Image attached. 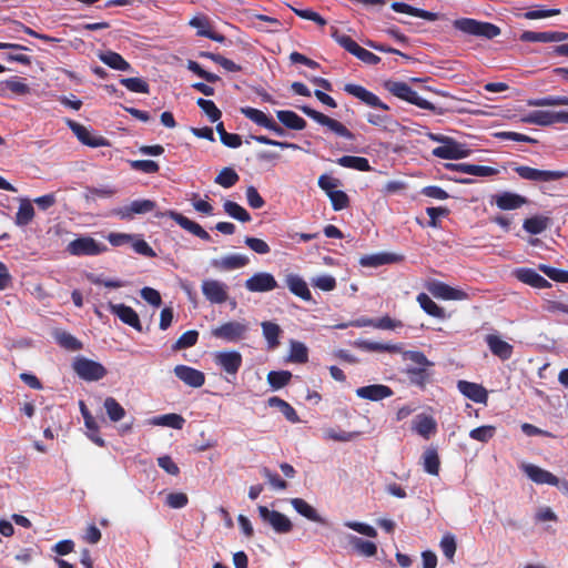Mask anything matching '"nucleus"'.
<instances>
[{
  "label": "nucleus",
  "instance_id": "29",
  "mask_svg": "<svg viewBox=\"0 0 568 568\" xmlns=\"http://www.w3.org/2000/svg\"><path fill=\"white\" fill-rule=\"evenodd\" d=\"M250 260L245 255L231 254L221 258H214L211 261V265L220 271H232L246 266Z\"/></svg>",
  "mask_w": 568,
  "mask_h": 568
},
{
  "label": "nucleus",
  "instance_id": "13",
  "mask_svg": "<svg viewBox=\"0 0 568 568\" xmlns=\"http://www.w3.org/2000/svg\"><path fill=\"white\" fill-rule=\"evenodd\" d=\"M201 290L205 298L212 304H223L229 298V287L217 280H204Z\"/></svg>",
  "mask_w": 568,
  "mask_h": 568
},
{
  "label": "nucleus",
  "instance_id": "1",
  "mask_svg": "<svg viewBox=\"0 0 568 568\" xmlns=\"http://www.w3.org/2000/svg\"><path fill=\"white\" fill-rule=\"evenodd\" d=\"M384 88L394 97L414 104L420 109L428 110L435 114H444V109L438 108L432 102L420 98L418 93L406 82L388 80L384 82Z\"/></svg>",
  "mask_w": 568,
  "mask_h": 568
},
{
  "label": "nucleus",
  "instance_id": "20",
  "mask_svg": "<svg viewBox=\"0 0 568 568\" xmlns=\"http://www.w3.org/2000/svg\"><path fill=\"white\" fill-rule=\"evenodd\" d=\"M485 342L493 355L501 361H508L514 353V346L506 341H503L497 334H488L485 336Z\"/></svg>",
  "mask_w": 568,
  "mask_h": 568
},
{
  "label": "nucleus",
  "instance_id": "32",
  "mask_svg": "<svg viewBox=\"0 0 568 568\" xmlns=\"http://www.w3.org/2000/svg\"><path fill=\"white\" fill-rule=\"evenodd\" d=\"M278 121L287 129L302 131L306 128V121L297 113L291 110H278L276 111Z\"/></svg>",
  "mask_w": 568,
  "mask_h": 568
},
{
  "label": "nucleus",
  "instance_id": "10",
  "mask_svg": "<svg viewBox=\"0 0 568 568\" xmlns=\"http://www.w3.org/2000/svg\"><path fill=\"white\" fill-rule=\"evenodd\" d=\"M156 217L161 216H169L172 219L176 224H179L183 230L187 231L189 233L193 234L194 236L203 240V241H211V235L196 222L187 219L183 214L169 210L164 213H156Z\"/></svg>",
  "mask_w": 568,
  "mask_h": 568
},
{
  "label": "nucleus",
  "instance_id": "38",
  "mask_svg": "<svg viewBox=\"0 0 568 568\" xmlns=\"http://www.w3.org/2000/svg\"><path fill=\"white\" fill-rule=\"evenodd\" d=\"M267 404L270 407H276L280 409V412L285 416V418L295 424V423H298L300 422V417L296 413V410L294 409V407L288 404L287 402H285L284 399L277 397V396H272L267 399Z\"/></svg>",
  "mask_w": 568,
  "mask_h": 568
},
{
  "label": "nucleus",
  "instance_id": "8",
  "mask_svg": "<svg viewBox=\"0 0 568 568\" xmlns=\"http://www.w3.org/2000/svg\"><path fill=\"white\" fill-rule=\"evenodd\" d=\"M260 518L270 525L277 534H288L293 529L291 519L277 510H271L266 506L257 507Z\"/></svg>",
  "mask_w": 568,
  "mask_h": 568
},
{
  "label": "nucleus",
  "instance_id": "46",
  "mask_svg": "<svg viewBox=\"0 0 568 568\" xmlns=\"http://www.w3.org/2000/svg\"><path fill=\"white\" fill-rule=\"evenodd\" d=\"M223 209L226 214L242 223L251 221L250 213L236 202L226 200L223 204Z\"/></svg>",
  "mask_w": 568,
  "mask_h": 568
},
{
  "label": "nucleus",
  "instance_id": "26",
  "mask_svg": "<svg viewBox=\"0 0 568 568\" xmlns=\"http://www.w3.org/2000/svg\"><path fill=\"white\" fill-rule=\"evenodd\" d=\"M445 166L450 171H457L475 176H493L498 173V170L495 168L469 163H448Z\"/></svg>",
  "mask_w": 568,
  "mask_h": 568
},
{
  "label": "nucleus",
  "instance_id": "43",
  "mask_svg": "<svg viewBox=\"0 0 568 568\" xmlns=\"http://www.w3.org/2000/svg\"><path fill=\"white\" fill-rule=\"evenodd\" d=\"M424 470L429 475L437 476L439 474L440 460L435 448H427L423 454Z\"/></svg>",
  "mask_w": 568,
  "mask_h": 568
},
{
  "label": "nucleus",
  "instance_id": "6",
  "mask_svg": "<svg viewBox=\"0 0 568 568\" xmlns=\"http://www.w3.org/2000/svg\"><path fill=\"white\" fill-rule=\"evenodd\" d=\"M108 247L97 242L91 236H81L71 241L67 246V252L74 256H94L105 252Z\"/></svg>",
  "mask_w": 568,
  "mask_h": 568
},
{
  "label": "nucleus",
  "instance_id": "64",
  "mask_svg": "<svg viewBox=\"0 0 568 568\" xmlns=\"http://www.w3.org/2000/svg\"><path fill=\"white\" fill-rule=\"evenodd\" d=\"M538 270L555 282L568 283V271L559 270L546 264H539Z\"/></svg>",
  "mask_w": 568,
  "mask_h": 568
},
{
  "label": "nucleus",
  "instance_id": "62",
  "mask_svg": "<svg viewBox=\"0 0 568 568\" xmlns=\"http://www.w3.org/2000/svg\"><path fill=\"white\" fill-rule=\"evenodd\" d=\"M55 337L59 345L68 351L74 352L82 348V343L70 333L61 332Z\"/></svg>",
  "mask_w": 568,
  "mask_h": 568
},
{
  "label": "nucleus",
  "instance_id": "59",
  "mask_svg": "<svg viewBox=\"0 0 568 568\" xmlns=\"http://www.w3.org/2000/svg\"><path fill=\"white\" fill-rule=\"evenodd\" d=\"M496 434V427L493 425H483L469 432V437L474 440L487 443Z\"/></svg>",
  "mask_w": 568,
  "mask_h": 568
},
{
  "label": "nucleus",
  "instance_id": "16",
  "mask_svg": "<svg viewBox=\"0 0 568 568\" xmlns=\"http://www.w3.org/2000/svg\"><path fill=\"white\" fill-rule=\"evenodd\" d=\"M277 286L275 277L267 272L255 273L245 281V288L250 292H270Z\"/></svg>",
  "mask_w": 568,
  "mask_h": 568
},
{
  "label": "nucleus",
  "instance_id": "54",
  "mask_svg": "<svg viewBox=\"0 0 568 568\" xmlns=\"http://www.w3.org/2000/svg\"><path fill=\"white\" fill-rule=\"evenodd\" d=\"M292 378V373L288 371H271L267 374V382L273 389H280L286 386Z\"/></svg>",
  "mask_w": 568,
  "mask_h": 568
},
{
  "label": "nucleus",
  "instance_id": "24",
  "mask_svg": "<svg viewBox=\"0 0 568 568\" xmlns=\"http://www.w3.org/2000/svg\"><path fill=\"white\" fill-rule=\"evenodd\" d=\"M568 39V33L559 32V31H545V32H536V31H524L519 40L523 42H560Z\"/></svg>",
  "mask_w": 568,
  "mask_h": 568
},
{
  "label": "nucleus",
  "instance_id": "49",
  "mask_svg": "<svg viewBox=\"0 0 568 568\" xmlns=\"http://www.w3.org/2000/svg\"><path fill=\"white\" fill-rule=\"evenodd\" d=\"M103 406L111 422H120L125 416V409L113 397H106Z\"/></svg>",
  "mask_w": 568,
  "mask_h": 568
},
{
  "label": "nucleus",
  "instance_id": "51",
  "mask_svg": "<svg viewBox=\"0 0 568 568\" xmlns=\"http://www.w3.org/2000/svg\"><path fill=\"white\" fill-rule=\"evenodd\" d=\"M406 373L409 382L422 388L425 387L430 379V373L424 367H409Z\"/></svg>",
  "mask_w": 568,
  "mask_h": 568
},
{
  "label": "nucleus",
  "instance_id": "12",
  "mask_svg": "<svg viewBox=\"0 0 568 568\" xmlns=\"http://www.w3.org/2000/svg\"><path fill=\"white\" fill-rule=\"evenodd\" d=\"M471 150L449 138L440 146L433 150V155L445 160H459L470 155Z\"/></svg>",
  "mask_w": 568,
  "mask_h": 568
},
{
  "label": "nucleus",
  "instance_id": "55",
  "mask_svg": "<svg viewBox=\"0 0 568 568\" xmlns=\"http://www.w3.org/2000/svg\"><path fill=\"white\" fill-rule=\"evenodd\" d=\"M199 339V332L195 329H190L184 332L173 344V351L185 349L194 346Z\"/></svg>",
  "mask_w": 568,
  "mask_h": 568
},
{
  "label": "nucleus",
  "instance_id": "60",
  "mask_svg": "<svg viewBox=\"0 0 568 568\" xmlns=\"http://www.w3.org/2000/svg\"><path fill=\"white\" fill-rule=\"evenodd\" d=\"M359 436L358 432H345L337 430L334 428H328L324 432V439L334 440V442H351Z\"/></svg>",
  "mask_w": 568,
  "mask_h": 568
},
{
  "label": "nucleus",
  "instance_id": "3",
  "mask_svg": "<svg viewBox=\"0 0 568 568\" xmlns=\"http://www.w3.org/2000/svg\"><path fill=\"white\" fill-rule=\"evenodd\" d=\"M305 115L317 122L318 124L326 126L335 135L344 138L349 141L355 140V134L349 131L342 122L329 118L328 115L312 109L308 105L297 106Z\"/></svg>",
  "mask_w": 568,
  "mask_h": 568
},
{
  "label": "nucleus",
  "instance_id": "37",
  "mask_svg": "<svg viewBox=\"0 0 568 568\" xmlns=\"http://www.w3.org/2000/svg\"><path fill=\"white\" fill-rule=\"evenodd\" d=\"M34 217V209L29 199H21L18 212L16 213L14 223L18 226H26L31 223Z\"/></svg>",
  "mask_w": 568,
  "mask_h": 568
},
{
  "label": "nucleus",
  "instance_id": "33",
  "mask_svg": "<svg viewBox=\"0 0 568 568\" xmlns=\"http://www.w3.org/2000/svg\"><path fill=\"white\" fill-rule=\"evenodd\" d=\"M348 542L352 548L361 556L374 557L377 554V545L373 541L365 540L355 535H349Z\"/></svg>",
  "mask_w": 568,
  "mask_h": 568
},
{
  "label": "nucleus",
  "instance_id": "7",
  "mask_svg": "<svg viewBox=\"0 0 568 568\" xmlns=\"http://www.w3.org/2000/svg\"><path fill=\"white\" fill-rule=\"evenodd\" d=\"M247 331L248 325L245 322L230 321L213 328L211 334L227 343H236L245 337Z\"/></svg>",
  "mask_w": 568,
  "mask_h": 568
},
{
  "label": "nucleus",
  "instance_id": "58",
  "mask_svg": "<svg viewBox=\"0 0 568 568\" xmlns=\"http://www.w3.org/2000/svg\"><path fill=\"white\" fill-rule=\"evenodd\" d=\"M196 104L207 115V118L210 119L211 122L214 123L221 119L222 112L220 111V109L215 105V103L212 100L199 98L196 100Z\"/></svg>",
  "mask_w": 568,
  "mask_h": 568
},
{
  "label": "nucleus",
  "instance_id": "34",
  "mask_svg": "<svg viewBox=\"0 0 568 568\" xmlns=\"http://www.w3.org/2000/svg\"><path fill=\"white\" fill-rule=\"evenodd\" d=\"M291 505L293 508L303 517L318 524H325V520L318 515L316 509L311 506L306 500L302 498H293L291 499Z\"/></svg>",
  "mask_w": 568,
  "mask_h": 568
},
{
  "label": "nucleus",
  "instance_id": "52",
  "mask_svg": "<svg viewBox=\"0 0 568 568\" xmlns=\"http://www.w3.org/2000/svg\"><path fill=\"white\" fill-rule=\"evenodd\" d=\"M185 419L179 414H165L153 419L154 425L166 426L174 429H182Z\"/></svg>",
  "mask_w": 568,
  "mask_h": 568
},
{
  "label": "nucleus",
  "instance_id": "56",
  "mask_svg": "<svg viewBox=\"0 0 568 568\" xmlns=\"http://www.w3.org/2000/svg\"><path fill=\"white\" fill-rule=\"evenodd\" d=\"M241 113L252 122L263 128H266L268 122L272 120V118L267 116L263 111L251 106L242 108Z\"/></svg>",
  "mask_w": 568,
  "mask_h": 568
},
{
  "label": "nucleus",
  "instance_id": "41",
  "mask_svg": "<svg viewBox=\"0 0 568 568\" xmlns=\"http://www.w3.org/2000/svg\"><path fill=\"white\" fill-rule=\"evenodd\" d=\"M413 429L428 439L432 434L436 432V422L433 417L427 415H418L414 422Z\"/></svg>",
  "mask_w": 568,
  "mask_h": 568
},
{
  "label": "nucleus",
  "instance_id": "25",
  "mask_svg": "<svg viewBox=\"0 0 568 568\" xmlns=\"http://www.w3.org/2000/svg\"><path fill=\"white\" fill-rule=\"evenodd\" d=\"M457 388L465 397L474 400L475 403L486 404L488 400V393L480 384L468 381H458Z\"/></svg>",
  "mask_w": 568,
  "mask_h": 568
},
{
  "label": "nucleus",
  "instance_id": "31",
  "mask_svg": "<svg viewBox=\"0 0 568 568\" xmlns=\"http://www.w3.org/2000/svg\"><path fill=\"white\" fill-rule=\"evenodd\" d=\"M390 8L395 12L399 13H406L413 17L422 18L427 21H436L439 18V14L436 12H430L424 9L415 8L410 4H407L405 2H393L390 4Z\"/></svg>",
  "mask_w": 568,
  "mask_h": 568
},
{
  "label": "nucleus",
  "instance_id": "63",
  "mask_svg": "<svg viewBox=\"0 0 568 568\" xmlns=\"http://www.w3.org/2000/svg\"><path fill=\"white\" fill-rule=\"evenodd\" d=\"M290 361L300 364L306 363L308 361L307 347L301 342H292Z\"/></svg>",
  "mask_w": 568,
  "mask_h": 568
},
{
  "label": "nucleus",
  "instance_id": "4",
  "mask_svg": "<svg viewBox=\"0 0 568 568\" xmlns=\"http://www.w3.org/2000/svg\"><path fill=\"white\" fill-rule=\"evenodd\" d=\"M72 368L80 378L88 382L100 381L108 374L102 364L87 357L75 358Z\"/></svg>",
  "mask_w": 568,
  "mask_h": 568
},
{
  "label": "nucleus",
  "instance_id": "57",
  "mask_svg": "<svg viewBox=\"0 0 568 568\" xmlns=\"http://www.w3.org/2000/svg\"><path fill=\"white\" fill-rule=\"evenodd\" d=\"M120 83L125 87L129 91L135 93H149L150 85L142 78H123Z\"/></svg>",
  "mask_w": 568,
  "mask_h": 568
},
{
  "label": "nucleus",
  "instance_id": "2",
  "mask_svg": "<svg viewBox=\"0 0 568 568\" xmlns=\"http://www.w3.org/2000/svg\"><path fill=\"white\" fill-rule=\"evenodd\" d=\"M454 28L465 34L475 36L484 39H494L501 33V30L498 26L486 22L478 21L471 18H460L454 21Z\"/></svg>",
  "mask_w": 568,
  "mask_h": 568
},
{
  "label": "nucleus",
  "instance_id": "23",
  "mask_svg": "<svg viewBox=\"0 0 568 568\" xmlns=\"http://www.w3.org/2000/svg\"><path fill=\"white\" fill-rule=\"evenodd\" d=\"M393 394H394L393 389L389 386L383 385V384L367 385V386L358 387L356 389V395L359 398L368 399L372 402H378V400L388 398V397L393 396Z\"/></svg>",
  "mask_w": 568,
  "mask_h": 568
},
{
  "label": "nucleus",
  "instance_id": "22",
  "mask_svg": "<svg viewBox=\"0 0 568 568\" xmlns=\"http://www.w3.org/2000/svg\"><path fill=\"white\" fill-rule=\"evenodd\" d=\"M521 469L530 480L538 485L547 484L551 486H557L559 484V479L557 476L536 465L523 464Z\"/></svg>",
  "mask_w": 568,
  "mask_h": 568
},
{
  "label": "nucleus",
  "instance_id": "53",
  "mask_svg": "<svg viewBox=\"0 0 568 568\" xmlns=\"http://www.w3.org/2000/svg\"><path fill=\"white\" fill-rule=\"evenodd\" d=\"M530 106L568 105V95H548L528 101Z\"/></svg>",
  "mask_w": 568,
  "mask_h": 568
},
{
  "label": "nucleus",
  "instance_id": "27",
  "mask_svg": "<svg viewBox=\"0 0 568 568\" xmlns=\"http://www.w3.org/2000/svg\"><path fill=\"white\" fill-rule=\"evenodd\" d=\"M285 283L292 294L300 297L303 301L310 302L313 300L312 293L307 286V283L303 277L297 274L290 273L285 276Z\"/></svg>",
  "mask_w": 568,
  "mask_h": 568
},
{
  "label": "nucleus",
  "instance_id": "48",
  "mask_svg": "<svg viewBox=\"0 0 568 568\" xmlns=\"http://www.w3.org/2000/svg\"><path fill=\"white\" fill-rule=\"evenodd\" d=\"M262 329H263V335H264L265 339L267 341L268 348L273 349V348L277 347L280 344L278 337L281 334L280 326L273 322L266 321V322L262 323Z\"/></svg>",
  "mask_w": 568,
  "mask_h": 568
},
{
  "label": "nucleus",
  "instance_id": "50",
  "mask_svg": "<svg viewBox=\"0 0 568 568\" xmlns=\"http://www.w3.org/2000/svg\"><path fill=\"white\" fill-rule=\"evenodd\" d=\"M240 180L239 174L232 168H224L215 176L214 182L224 189L234 186Z\"/></svg>",
  "mask_w": 568,
  "mask_h": 568
},
{
  "label": "nucleus",
  "instance_id": "28",
  "mask_svg": "<svg viewBox=\"0 0 568 568\" xmlns=\"http://www.w3.org/2000/svg\"><path fill=\"white\" fill-rule=\"evenodd\" d=\"M514 274L518 281L535 288L550 287V283L532 268L520 267L515 270Z\"/></svg>",
  "mask_w": 568,
  "mask_h": 568
},
{
  "label": "nucleus",
  "instance_id": "35",
  "mask_svg": "<svg viewBox=\"0 0 568 568\" xmlns=\"http://www.w3.org/2000/svg\"><path fill=\"white\" fill-rule=\"evenodd\" d=\"M521 121L528 124L549 126L555 124V111L536 110L525 115Z\"/></svg>",
  "mask_w": 568,
  "mask_h": 568
},
{
  "label": "nucleus",
  "instance_id": "14",
  "mask_svg": "<svg viewBox=\"0 0 568 568\" xmlns=\"http://www.w3.org/2000/svg\"><path fill=\"white\" fill-rule=\"evenodd\" d=\"M344 91L365 103L368 106L382 109L384 111L389 110V106L384 103L375 93L368 91L364 87L355 83H346Z\"/></svg>",
  "mask_w": 568,
  "mask_h": 568
},
{
  "label": "nucleus",
  "instance_id": "61",
  "mask_svg": "<svg viewBox=\"0 0 568 568\" xmlns=\"http://www.w3.org/2000/svg\"><path fill=\"white\" fill-rule=\"evenodd\" d=\"M332 37L343 49L353 55H356L361 49V45L355 40H353L349 36L339 34L337 30L333 32Z\"/></svg>",
  "mask_w": 568,
  "mask_h": 568
},
{
  "label": "nucleus",
  "instance_id": "15",
  "mask_svg": "<svg viewBox=\"0 0 568 568\" xmlns=\"http://www.w3.org/2000/svg\"><path fill=\"white\" fill-rule=\"evenodd\" d=\"M67 124L82 144L91 148L109 145V141L101 135H92L84 125L73 120H67Z\"/></svg>",
  "mask_w": 568,
  "mask_h": 568
},
{
  "label": "nucleus",
  "instance_id": "44",
  "mask_svg": "<svg viewBox=\"0 0 568 568\" xmlns=\"http://www.w3.org/2000/svg\"><path fill=\"white\" fill-rule=\"evenodd\" d=\"M199 57L206 58L212 60L213 62L220 64L222 68H224L229 72H240L242 71V67L236 64L234 61L221 55L220 53H213L209 51H201L199 53Z\"/></svg>",
  "mask_w": 568,
  "mask_h": 568
},
{
  "label": "nucleus",
  "instance_id": "5",
  "mask_svg": "<svg viewBox=\"0 0 568 568\" xmlns=\"http://www.w3.org/2000/svg\"><path fill=\"white\" fill-rule=\"evenodd\" d=\"M514 171L523 179L532 182H551L568 178V171L539 170L527 165H518Z\"/></svg>",
  "mask_w": 568,
  "mask_h": 568
},
{
  "label": "nucleus",
  "instance_id": "39",
  "mask_svg": "<svg viewBox=\"0 0 568 568\" xmlns=\"http://www.w3.org/2000/svg\"><path fill=\"white\" fill-rule=\"evenodd\" d=\"M99 59L114 70L128 71L131 68L130 63L120 53L114 51L103 52L99 55Z\"/></svg>",
  "mask_w": 568,
  "mask_h": 568
},
{
  "label": "nucleus",
  "instance_id": "9",
  "mask_svg": "<svg viewBox=\"0 0 568 568\" xmlns=\"http://www.w3.org/2000/svg\"><path fill=\"white\" fill-rule=\"evenodd\" d=\"M489 203L501 211H514L528 203V199L510 191H503L490 195Z\"/></svg>",
  "mask_w": 568,
  "mask_h": 568
},
{
  "label": "nucleus",
  "instance_id": "42",
  "mask_svg": "<svg viewBox=\"0 0 568 568\" xmlns=\"http://www.w3.org/2000/svg\"><path fill=\"white\" fill-rule=\"evenodd\" d=\"M366 120L369 124L382 128L385 131H394L398 125L397 121L388 114L368 112L366 114Z\"/></svg>",
  "mask_w": 568,
  "mask_h": 568
},
{
  "label": "nucleus",
  "instance_id": "45",
  "mask_svg": "<svg viewBox=\"0 0 568 568\" xmlns=\"http://www.w3.org/2000/svg\"><path fill=\"white\" fill-rule=\"evenodd\" d=\"M549 225V219L541 215H536L524 221V230L532 235L542 233Z\"/></svg>",
  "mask_w": 568,
  "mask_h": 568
},
{
  "label": "nucleus",
  "instance_id": "40",
  "mask_svg": "<svg viewBox=\"0 0 568 568\" xmlns=\"http://www.w3.org/2000/svg\"><path fill=\"white\" fill-rule=\"evenodd\" d=\"M417 302L423 311L428 315L440 320L446 318L444 308L437 305L426 293L418 294Z\"/></svg>",
  "mask_w": 568,
  "mask_h": 568
},
{
  "label": "nucleus",
  "instance_id": "18",
  "mask_svg": "<svg viewBox=\"0 0 568 568\" xmlns=\"http://www.w3.org/2000/svg\"><path fill=\"white\" fill-rule=\"evenodd\" d=\"M428 291L437 298L447 301H463L468 298V294L448 284L439 281H435L428 285Z\"/></svg>",
  "mask_w": 568,
  "mask_h": 568
},
{
  "label": "nucleus",
  "instance_id": "30",
  "mask_svg": "<svg viewBox=\"0 0 568 568\" xmlns=\"http://www.w3.org/2000/svg\"><path fill=\"white\" fill-rule=\"evenodd\" d=\"M353 345L365 352H386V353H400L402 346L400 344H389V343H379V342H372L367 339H357L353 343Z\"/></svg>",
  "mask_w": 568,
  "mask_h": 568
},
{
  "label": "nucleus",
  "instance_id": "47",
  "mask_svg": "<svg viewBox=\"0 0 568 568\" xmlns=\"http://www.w3.org/2000/svg\"><path fill=\"white\" fill-rule=\"evenodd\" d=\"M395 261L396 258L394 255L387 253H379L373 255H365L361 257L359 264L365 267H377Z\"/></svg>",
  "mask_w": 568,
  "mask_h": 568
},
{
  "label": "nucleus",
  "instance_id": "17",
  "mask_svg": "<svg viewBox=\"0 0 568 568\" xmlns=\"http://www.w3.org/2000/svg\"><path fill=\"white\" fill-rule=\"evenodd\" d=\"M156 206L154 201L151 200H135L130 205L115 209L113 214L122 220L133 219L136 214H145L154 210Z\"/></svg>",
  "mask_w": 568,
  "mask_h": 568
},
{
  "label": "nucleus",
  "instance_id": "21",
  "mask_svg": "<svg viewBox=\"0 0 568 568\" xmlns=\"http://www.w3.org/2000/svg\"><path fill=\"white\" fill-rule=\"evenodd\" d=\"M175 376L186 385L199 388L205 383V375L203 372L186 365H176L174 367Z\"/></svg>",
  "mask_w": 568,
  "mask_h": 568
},
{
  "label": "nucleus",
  "instance_id": "11",
  "mask_svg": "<svg viewBox=\"0 0 568 568\" xmlns=\"http://www.w3.org/2000/svg\"><path fill=\"white\" fill-rule=\"evenodd\" d=\"M213 361L223 372L235 377L242 366L243 357L236 351H222L214 354Z\"/></svg>",
  "mask_w": 568,
  "mask_h": 568
},
{
  "label": "nucleus",
  "instance_id": "19",
  "mask_svg": "<svg viewBox=\"0 0 568 568\" xmlns=\"http://www.w3.org/2000/svg\"><path fill=\"white\" fill-rule=\"evenodd\" d=\"M109 310L112 314L116 315L120 321L138 332H142V325L138 313L125 304L109 303Z\"/></svg>",
  "mask_w": 568,
  "mask_h": 568
},
{
  "label": "nucleus",
  "instance_id": "36",
  "mask_svg": "<svg viewBox=\"0 0 568 568\" xmlns=\"http://www.w3.org/2000/svg\"><path fill=\"white\" fill-rule=\"evenodd\" d=\"M336 163L343 168L357 170L361 172H369L372 166L366 158L344 155L336 160Z\"/></svg>",
  "mask_w": 568,
  "mask_h": 568
}]
</instances>
